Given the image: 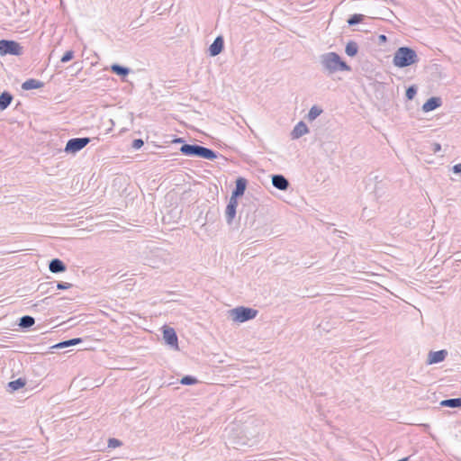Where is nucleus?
<instances>
[{"mask_svg":"<svg viewBox=\"0 0 461 461\" xmlns=\"http://www.w3.org/2000/svg\"><path fill=\"white\" fill-rule=\"evenodd\" d=\"M34 323H35V320L33 317H32L30 315H24L20 318L18 325L21 329L27 330V329L31 328L32 326H33Z\"/></svg>","mask_w":461,"mask_h":461,"instance_id":"nucleus-18","label":"nucleus"},{"mask_svg":"<svg viewBox=\"0 0 461 461\" xmlns=\"http://www.w3.org/2000/svg\"><path fill=\"white\" fill-rule=\"evenodd\" d=\"M90 141L88 137L72 138L68 140L64 150L66 153L75 154L83 149Z\"/></svg>","mask_w":461,"mask_h":461,"instance_id":"nucleus-6","label":"nucleus"},{"mask_svg":"<svg viewBox=\"0 0 461 461\" xmlns=\"http://www.w3.org/2000/svg\"><path fill=\"white\" fill-rule=\"evenodd\" d=\"M419 61L416 51L410 47H400L396 50L393 59V64L400 68L411 66Z\"/></svg>","mask_w":461,"mask_h":461,"instance_id":"nucleus-2","label":"nucleus"},{"mask_svg":"<svg viewBox=\"0 0 461 461\" xmlns=\"http://www.w3.org/2000/svg\"><path fill=\"white\" fill-rule=\"evenodd\" d=\"M72 286V284L66 283V282H58L55 285V287L59 290H67L69 289Z\"/></svg>","mask_w":461,"mask_h":461,"instance_id":"nucleus-31","label":"nucleus"},{"mask_svg":"<svg viewBox=\"0 0 461 461\" xmlns=\"http://www.w3.org/2000/svg\"><path fill=\"white\" fill-rule=\"evenodd\" d=\"M358 51V45L356 41H350L347 43L345 52L349 57H355Z\"/></svg>","mask_w":461,"mask_h":461,"instance_id":"nucleus-22","label":"nucleus"},{"mask_svg":"<svg viewBox=\"0 0 461 461\" xmlns=\"http://www.w3.org/2000/svg\"><path fill=\"white\" fill-rule=\"evenodd\" d=\"M447 351L446 349H441L438 351H430L428 356V363L429 364H438L445 360L447 356Z\"/></svg>","mask_w":461,"mask_h":461,"instance_id":"nucleus-11","label":"nucleus"},{"mask_svg":"<svg viewBox=\"0 0 461 461\" xmlns=\"http://www.w3.org/2000/svg\"><path fill=\"white\" fill-rule=\"evenodd\" d=\"M143 145H144V141H143V140H141V139H135V140L132 141L131 147H132L134 149H140Z\"/></svg>","mask_w":461,"mask_h":461,"instance_id":"nucleus-32","label":"nucleus"},{"mask_svg":"<svg viewBox=\"0 0 461 461\" xmlns=\"http://www.w3.org/2000/svg\"><path fill=\"white\" fill-rule=\"evenodd\" d=\"M258 314V311L253 308L239 306L230 310V315L233 321L237 322H245L254 319Z\"/></svg>","mask_w":461,"mask_h":461,"instance_id":"nucleus-4","label":"nucleus"},{"mask_svg":"<svg viewBox=\"0 0 461 461\" xmlns=\"http://www.w3.org/2000/svg\"><path fill=\"white\" fill-rule=\"evenodd\" d=\"M49 269L51 273L58 274L65 272L67 267L65 263L59 258H53L50 261Z\"/></svg>","mask_w":461,"mask_h":461,"instance_id":"nucleus-13","label":"nucleus"},{"mask_svg":"<svg viewBox=\"0 0 461 461\" xmlns=\"http://www.w3.org/2000/svg\"><path fill=\"white\" fill-rule=\"evenodd\" d=\"M122 445V442L117 438H111L108 439V447L110 448H115L118 447H121Z\"/></svg>","mask_w":461,"mask_h":461,"instance_id":"nucleus-30","label":"nucleus"},{"mask_svg":"<svg viewBox=\"0 0 461 461\" xmlns=\"http://www.w3.org/2000/svg\"><path fill=\"white\" fill-rule=\"evenodd\" d=\"M111 71L118 76L126 77L130 73V68L119 64H113Z\"/></svg>","mask_w":461,"mask_h":461,"instance_id":"nucleus-21","label":"nucleus"},{"mask_svg":"<svg viewBox=\"0 0 461 461\" xmlns=\"http://www.w3.org/2000/svg\"><path fill=\"white\" fill-rule=\"evenodd\" d=\"M440 406L448 408H461V397L442 400Z\"/></svg>","mask_w":461,"mask_h":461,"instance_id":"nucleus-19","label":"nucleus"},{"mask_svg":"<svg viewBox=\"0 0 461 461\" xmlns=\"http://www.w3.org/2000/svg\"><path fill=\"white\" fill-rule=\"evenodd\" d=\"M43 86H44L43 82L34 79V78H30L22 84V88L23 90H32V89H39V88L42 87Z\"/></svg>","mask_w":461,"mask_h":461,"instance_id":"nucleus-16","label":"nucleus"},{"mask_svg":"<svg viewBox=\"0 0 461 461\" xmlns=\"http://www.w3.org/2000/svg\"><path fill=\"white\" fill-rule=\"evenodd\" d=\"M308 132V127L303 122H299L292 131V138L299 139Z\"/></svg>","mask_w":461,"mask_h":461,"instance_id":"nucleus-15","label":"nucleus"},{"mask_svg":"<svg viewBox=\"0 0 461 461\" xmlns=\"http://www.w3.org/2000/svg\"><path fill=\"white\" fill-rule=\"evenodd\" d=\"M416 94H417V87L415 86H411L406 89L405 95L408 100H412L414 98V96L416 95Z\"/></svg>","mask_w":461,"mask_h":461,"instance_id":"nucleus-28","label":"nucleus"},{"mask_svg":"<svg viewBox=\"0 0 461 461\" xmlns=\"http://www.w3.org/2000/svg\"><path fill=\"white\" fill-rule=\"evenodd\" d=\"M224 48V40L222 36L215 38L213 42L209 47V52L212 57L219 55Z\"/></svg>","mask_w":461,"mask_h":461,"instance_id":"nucleus-10","label":"nucleus"},{"mask_svg":"<svg viewBox=\"0 0 461 461\" xmlns=\"http://www.w3.org/2000/svg\"><path fill=\"white\" fill-rule=\"evenodd\" d=\"M248 181L244 177H238L235 182V188L232 190L230 198L238 200L246 191Z\"/></svg>","mask_w":461,"mask_h":461,"instance_id":"nucleus-7","label":"nucleus"},{"mask_svg":"<svg viewBox=\"0 0 461 461\" xmlns=\"http://www.w3.org/2000/svg\"><path fill=\"white\" fill-rule=\"evenodd\" d=\"M163 339L167 345L177 348V335L173 328L165 327L163 330Z\"/></svg>","mask_w":461,"mask_h":461,"instance_id":"nucleus-9","label":"nucleus"},{"mask_svg":"<svg viewBox=\"0 0 461 461\" xmlns=\"http://www.w3.org/2000/svg\"><path fill=\"white\" fill-rule=\"evenodd\" d=\"M237 206H238V200H236L234 198H230V201H229V203L226 206V210H225V217H226V221L228 224H231L233 219L235 218Z\"/></svg>","mask_w":461,"mask_h":461,"instance_id":"nucleus-8","label":"nucleus"},{"mask_svg":"<svg viewBox=\"0 0 461 461\" xmlns=\"http://www.w3.org/2000/svg\"><path fill=\"white\" fill-rule=\"evenodd\" d=\"M272 185L278 190L285 191L289 187V181L283 175H273Z\"/></svg>","mask_w":461,"mask_h":461,"instance_id":"nucleus-12","label":"nucleus"},{"mask_svg":"<svg viewBox=\"0 0 461 461\" xmlns=\"http://www.w3.org/2000/svg\"><path fill=\"white\" fill-rule=\"evenodd\" d=\"M55 288V282H46L39 285L38 290L41 293H48Z\"/></svg>","mask_w":461,"mask_h":461,"instance_id":"nucleus-26","label":"nucleus"},{"mask_svg":"<svg viewBox=\"0 0 461 461\" xmlns=\"http://www.w3.org/2000/svg\"><path fill=\"white\" fill-rule=\"evenodd\" d=\"M320 62L324 72L332 75L338 71H351V67L341 59L336 52H327L320 57Z\"/></svg>","mask_w":461,"mask_h":461,"instance_id":"nucleus-1","label":"nucleus"},{"mask_svg":"<svg viewBox=\"0 0 461 461\" xmlns=\"http://www.w3.org/2000/svg\"><path fill=\"white\" fill-rule=\"evenodd\" d=\"M13 101V95L9 92H3L0 95V111L5 110Z\"/></svg>","mask_w":461,"mask_h":461,"instance_id":"nucleus-17","label":"nucleus"},{"mask_svg":"<svg viewBox=\"0 0 461 461\" xmlns=\"http://www.w3.org/2000/svg\"><path fill=\"white\" fill-rule=\"evenodd\" d=\"M321 113L322 110L320 107L313 105L308 113V119L312 121L316 119Z\"/></svg>","mask_w":461,"mask_h":461,"instance_id":"nucleus-25","label":"nucleus"},{"mask_svg":"<svg viewBox=\"0 0 461 461\" xmlns=\"http://www.w3.org/2000/svg\"><path fill=\"white\" fill-rule=\"evenodd\" d=\"M74 58V51L73 50H68L66 51L63 56L60 59V61L62 63H66L70 61Z\"/></svg>","mask_w":461,"mask_h":461,"instance_id":"nucleus-29","label":"nucleus"},{"mask_svg":"<svg viewBox=\"0 0 461 461\" xmlns=\"http://www.w3.org/2000/svg\"><path fill=\"white\" fill-rule=\"evenodd\" d=\"M23 54V47L15 41L0 40V55L21 56Z\"/></svg>","mask_w":461,"mask_h":461,"instance_id":"nucleus-5","label":"nucleus"},{"mask_svg":"<svg viewBox=\"0 0 461 461\" xmlns=\"http://www.w3.org/2000/svg\"><path fill=\"white\" fill-rule=\"evenodd\" d=\"M364 17L365 15L363 14H352L348 19V24L349 26H353V25H357L360 23L363 22L364 20Z\"/></svg>","mask_w":461,"mask_h":461,"instance_id":"nucleus-24","label":"nucleus"},{"mask_svg":"<svg viewBox=\"0 0 461 461\" xmlns=\"http://www.w3.org/2000/svg\"><path fill=\"white\" fill-rule=\"evenodd\" d=\"M432 146H433L432 150H433L434 152H438V151H439V150L441 149V146H440V144H438V143H433V145H432Z\"/></svg>","mask_w":461,"mask_h":461,"instance_id":"nucleus-34","label":"nucleus"},{"mask_svg":"<svg viewBox=\"0 0 461 461\" xmlns=\"http://www.w3.org/2000/svg\"><path fill=\"white\" fill-rule=\"evenodd\" d=\"M26 382L23 378H18L16 380L11 381L8 384V387L11 391H17L21 388H23L25 385Z\"/></svg>","mask_w":461,"mask_h":461,"instance_id":"nucleus-23","label":"nucleus"},{"mask_svg":"<svg viewBox=\"0 0 461 461\" xmlns=\"http://www.w3.org/2000/svg\"><path fill=\"white\" fill-rule=\"evenodd\" d=\"M175 142L182 143V142H184V140L182 138H177L175 140Z\"/></svg>","mask_w":461,"mask_h":461,"instance_id":"nucleus-36","label":"nucleus"},{"mask_svg":"<svg viewBox=\"0 0 461 461\" xmlns=\"http://www.w3.org/2000/svg\"><path fill=\"white\" fill-rule=\"evenodd\" d=\"M442 102L439 97H430L422 105V111L425 113L433 111L441 105Z\"/></svg>","mask_w":461,"mask_h":461,"instance_id":"nucleus-14","label":"nucleus"},{"mask_svg":"<svg viewBox=\"0 0 461 461\" xmlns=\"http://www.w3.org/2000/svg\"><path fill=\"white\" fill-rule=\"evenodd\" d=\"M379 41H380V42H384L387 41V38L385 35L381 34V35H379Z\"/></svg>","mask_w":461,"mask_h":461,"instance_id":"nucleus-35","label":"nucleus"},{"mask_svg":"<svg viewBox=\"0 0 461 461\" xmlns=\"http://www.w3.org/2000/svg\"><path fill=\"white\" fill-rule=\"evenodd\" d=\"M180 383L185 385H193L198 383V380L196 377L192 375H185L182 377Z\"/></svg>","mask_w":461,"mask_h":461,"instance_id":"nucleus-27","label":"nucleus"},{"mask_svg":"<svg viewBox=\"0 0 461 461\" xmlns=\"http://www.w3.org/2000/svg\"><path fill=\"white\" fill-rule=\"evenodd\" d=\"M180 151L185 156L197 157L208 160H214L219 156V154L213 149L198 144L184 143L180 148Z\"/></svg>","mask_w":461,"mask_h":461,"instance_id":"nucleus-3","label":"nucleus"},{"mask_svg":"<svg viewBox=\"0 0 461 461\" xmlns=\"http://www.w3.org/2000/svg\"><path fill=\"white\" fill-rule=\"evenodd\" d=\"M452 169L455 174H461V164L455 165Z\"/></svg>","mask_w":461,"mask_h":461,"instance_id":"nucleus-33","label":"nucleus"},{"mask_svg":"<svg viewBox=\"0 0 461 461\" xmlns=\"http://www.w3.org/2000/svg\"><path fill=\"white\" fill-rule=\"evenodd\" d=\"M82 342L81 338H75L68 340L61 341L54 346H52V348H64L70 346H75Z\"/></svg>","mask_w":461,"mask_h":461,"instance_id":"nucleus-20","label":"nucleus"}]
</instances>
